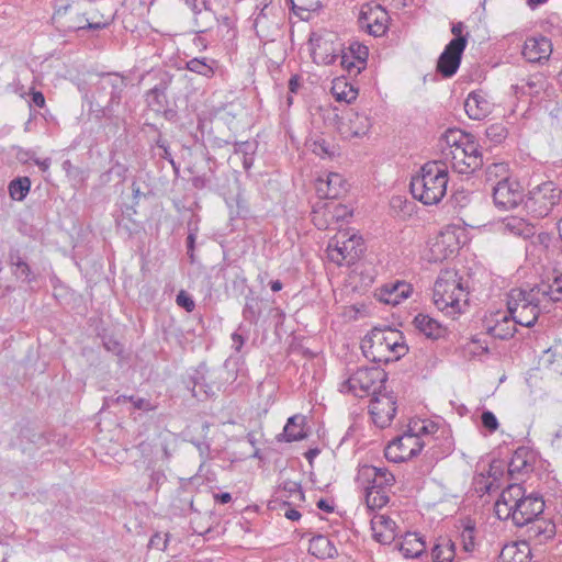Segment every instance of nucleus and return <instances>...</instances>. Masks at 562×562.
Returning <instances> with one entry per match:
<instances>
[{"instance_id": "1", "label": "nucleus", "mask_w": 562, "mask_h": 562, "mask_svg": "<svg viewBox=\"0 0 562 562\" xmlns=\"http://www.w3.org/2000/svg\"><path fill=\"white\" fill-rule=\"evenodd\" d=\"M425 447H427L425 457L438 461L452 452L453 441L450 437H445L442 440L438 437L423 439L409 428L386 448L385 457L394 462H405L417 457Z\"/></svg>"}, {"instance_id": "2", "label": "nucleus", "mask_w": 562, "mask_h": 562, "mask_svg": "<svg viewBox=\"0 0 562 562\" xmlns=\"http://www.w3.org/2000/svg\"><path fill=\"white\" fill-rule=\"evenodd\" d=\"M448 169L440 161H428L418 175L413 176L409 190L414 199L424 205H436L446 195Z\"/></svg>"}, {"instance_id": "3", "label": "nucleus", "mask_w": 562, "mask_h": 562, "mask_svg": "<svg viewBox=\"0 0 562 562\" xmlns=\"http://www.w3.org/2000/svg\"><path fill=\"white\" fill-rule=\"evenodd\" d=\"M127 88L125 77L116 72L99 76L92 90V104L98 109L100 116L106 120L117 117V109Z\"/></svg>"}, {"instance_id": "4", "label": "nucleus", "mask_w": 562, "mask_h": 562, "mask_svg": "<svg viewBox=\"0 0 562 562\" xmlns=\"http://www.w3.org/2000/svg\"><path fill=\"white\" fill-rule=\"evenodd\" d=\"M542 226L538 228L536 224L529 222V247L532 248L529 250V263L535 272L542 278V281L544 278L549 281L550 273L554 272L551 267L553 250L550 249L553 236L552 232L542 231Z\"/></svg>"}, {"instance_id": "5", "label": "nucleus", "mask_w": 562, "mask_h": 562, "mask_svg": "<svg viewBox=\"0 0 562 562\" xmlns=\"http://www.w3.org/2000/svg\"><path fill=\"white\" fill-rule=\"evenodd\" d=\"M156 83L153 88L147 90L144 94V100L147 108L161 115L168 122H177L179 119L177 106H171L167 95L175 75L167 70H157L154 72Z\"/></svg>"}, {"instance_id": "6", "label": "nucleus", "mask_w": 562, "mask_h": 562, "mask_svg": "<svg viewBox=\"0 0 562 562\" xmlns=\"http://www.w3.org/2000/svg\"><path fill=\"white\" fill-rule=\"evenodd\" d=\"M387 373L380 367L358 368L344 383L356 396L363 397L372 394L373 390H385Z\"/></svg>"}, {"instance_id": "7", "label": "nucleus", "mask_w": 562, "mask_h": 562, "mask_svg": "<svg viewBox=\"0 0 562 562\" xmlns=\"http://www.w3.org/2000/svg\"><path fill=\"white\" fill-rule=\"evenodd\" d=\"M464 292L461 278L453 270L441 271L434 285V303L439 310L446 307H457L460 299L454 295V292Z\"/></svg>"}, {"instance_id": "8", "label": "nucleus", "mask_w": 562, "mask_h": 562, "mask_svg": "<svg viewBox=\"0 0 562 562\" xmlns=\"http://www.w3.org/2000/svg\"><path fill=\"white\" fill-rule=\"evenodd\" d=\"M494 204L499 210L527 207L526 194L520 182L513 178L498 180L492 190Z\"/></svg>"}, {"instance_id": "9", "label": "nucleus", "mask_w": 562, "mask_h": 562, "mask_svg": "<svg viewBox=\"0 0 562 562\" xmlns=\"http://www.w3.org/2000/svg\"><path fill=\"white\" fill-rule=\"evenodd\" d=\"M546 336L529 331V348L538 358L536 370L546 369L554 374H562V353L557 348L548 345Z\"/></svg>"}, {"instance_id": "10", "label": "nucleus", "mask_w": 562, "mask_h": 562, "mask_svg": "<svg viewBox=\"0 0 562 562\" xmlns=\"http://www.w3.org/2000/svg\"><path fill=\"white\" fill-rule=\"evenodd\" d=\"M183 383L194 398L199 401L215 396L218 390L212 373L206 363L201 362L196 368L191 369L183 380Z\"/></svg>"}, {"instance_id": "11", "label": "nucleus", "mask_w": 562, "mask_h": 562, "mask_svg": "<svg viewBox=\"0 0 562 562\" xmlns=\"http://www.w3.org/2000/svg\"><path fill=\"white\" fill-rule=\"evenodd\" d=\"M7 261L11 273L18 280L31 284L36 281L37 272L30 263L29 247L24 244L14 243L9 246Z\"/></svg>"}, {"instance_id": "12", "label": "nucleus", "mask_w": 562, "mask_h": 562, "mask_svg": "<svg viewBox=\"0 0 562 562\" xmlns=\"http://www.w3.org/2000/svg\"><path fill=\"white\" fill-rule=\"evenodd\" d=\"M559 199L560 192H558L552 181L537 186L529 191V211L532 213V217H547Z\"/></svg>"}, {"instance_id": "13", "label": "nucleus", "mask_w": 562, "mask_h": 562, "mask_svg": "<svg viewBox=\"0 0 562 562\" xmlns=\"http://www.w3.org/2000/svg\"><path fill=\"white\" fill-rule=\"evenodd\" d=\"M369 413L378 427H387L396 414V401L394 396L385 390L374 389L369 404Z\"/></svg>"}, {"instance_id": "14", "label": "nucleus", "mask_w": 562, "mask_h": 562, "mask_svg": "<svg viewBox=\"0 0 562 562\" xmlns=\"http://www.w3.org/2000/svg\"><path fill=\"white\" fill-rule=\"evenodd\" d=\"M364 250L362 237L353 234L342 241L336 240L334 247L330 241L328 245V257L339 266L344 263L351 266L361 257Z\"/></svg>"}, {"instance_id": "15", "label": "nucleus", "mask_w": 562, "mask_h": 562, "mask_svg": "<svg viewBox=\"0 0 562 562\" xmlns=\"http://www.w3.org/2000/svg\"><path fill=\"white\" fill-rule=\"evenodd\" d=\"M336 35L328 33L325 35L313 33L310 37L311 52L313 60L317 64L333 65L339 57L341 44L337 47L334 46Z\"/></svg>"}, {"instance_id": "16", "label": "nucleus", "mask_w": 562, "mask_h": 562, "mask_svg": "<svg viewBox=\"0 0 562 562\" xmlns=\"http://www.w3.org/2000/svg\"><path fill=\"white\" fill-rule=\"evenodd\" d=\"M502 501L508 507L507 517H512L513 522L517 527L527 526L526 514L520 509L527 496L525 490L520 484H510L506 491H503Z\"/></svg>"}, {"instance_id": "17", "label": "nucleus", "mask_w": 562, "mask_h": 562, "mask_svg": "<svg viewBox=\"0 0 562 562\" xmlns=\"http://www.w3.org/2000/svg\"><path fill=\"white\" fill-rule=\"evenodd\" d=\"M459 42H449L437 60L436 70L443 78H451L454 76L460 67L462 56L465 49Z\"/></svg>"}, {"instance_id": "18", "label": "nucleus", "mask_w": 562, "mask_h": 562, "mask_svg": "<svg viewBox=\"0 0 562 562\" xmlns=\"http://www.w3.org/2000/svg\"><path fill=\"white\" fill-rule=\"evenodd\" d=\"M464 110L471 120H483L492 113L493 102L481 89L470 92L464 101Z\"/></svg>"}, {"instance_id": "19", "label": "nucleus", "mask_w": 562, "mask_h": 562, "mask_svg": "<svg viewBox=\"0 0 562 562\" xmlns=\"http://www.w3.org/2000/svg\"><path fill=\"white\" fill-rule=\"evenodd\" d=\"M359 477L367 481L366 488H379L387 491L395 483V476L386 468L363 465L359 471Z\"/></svg>"}, {"instance_id": "20", "label": "nucleus", "mask_w": 562, "mask_h": 562, "mask_svg": "<svg viewBox=\"0 0 562 562\" xmlns=\"http://www.w3.org/2000/svg\"><path fill=\"white\" fill-rule=\"evenodd\" d=\"M171 513L176 516L186 517L190 513H196L193 503V488L190 481H181L175 497L170 504Z\"/></svg>"}, {"instance_id": "21", "label": "nucleus", "mask_w": 562, "mask_h": 562, "mask_svg": "<svg viewBox=\"0 0 562 562\" xmlns=\"http://www.w3.org/2000/svg\"><path fill=\"white\" fill-rule=\"evenodd\" d=\"M252 27L260 41L273 42L280 29L279 23L270 19V12L258 11L252 13Z\"/></svg>"}, {"instance_id": "22", "label": "nucleus", "mask_w": 562, "mask_h": 562, "mask_svg": "<svg viewBox=\"0 0 562 562\" xmlns=\"http://www.w3.org/2000/svg\"><path fill=\"white\" fill-rule=\"evenodd\" d=\"M413 325L416 330L431 340H438L448 334L446 326L427 314L418 313L413 319Z\"/></svg>"}, {"instance_id": "23", "label": "nucleus", "mask_w": 562, "mask_h": 562, "mask_svg": "<svg viewBox=\"0 0 562 562\" xmlns=\"http://www.w3.org/2000/svg\"><path fill=\"white\" fill-rule=\"evenodd\" d=\"M412 290V285L405 281L386 283L381 289L380 301L385 304L397 305L411 295Z\"/></svg>"}, {"instance_id": "24", "label": "nucleus", "mask_w": 562, "mask_h": 562, "mask_svg": "<svg viewBox=\"0 0 562 562\" xmlns=\"http://www.w3.org/2000/svg\"><path fill=\"white\" fill-rule=\"evenodd\" d=\"M382 339V330H372L370 337L364 339L361 345L363 356L374 363H389L391 357L382 355L383 351L379 348L378 344Z\"/></svg>"}, {"instance_id": "25", "label": "nucleus", "mask_w": 562, "mask_h": 562, "mask_svg": "<svg viewBox=\"0 0 562 562\" xmlns=\"http://www.w3.org/2000/svg\"><path fill=\"white\" fill-rule=\"evenodd\" d=\"M529 66L535 64H543L549 60L552 54V42L546 36L529 38Z\"/></svg>"}, {"instance_id": "26", "label": "nucleus", "mask_w": 562, "mask_h": 562, "mask_svg": "<svg viewBox=\"0 0 562 562\" xmlns=\"http://www.w3.org/2000/svg\"><path fill=\"white\" fill-rule=\"evenodd\" d=\"M446 159L450 157L451 167L461 175H470L473 173L476 169L481 168L483 165V158L479 156H473L472 158L465 159L464 154L461 150L450 151L449 154H445Z\"/></svg>"}, {"instance_id": "27", "label": "nucleus", "mask_w": 562, "mask_h": 562, "mask_svg": "<svg viewBox=\"0 0 562 562\" xmlns=\"http://www.w3.org/2000/svg\"><path fill=\"white\" fill-rule=\"evenodd\" d=\"M555 535V525L551 519L529 517V539L542 543Z\"/></svg>"}, {"instance_id": "28", "label": "nucleus", "mask_w": 562, "mask_h": 562, "mask_svg": "<svg viewBox=\"0 0 562 562\" xmlns=\"http://www.w3.org/2000/svg\"><path fill=\"white\" fill-rule=\"evenodd\" d=\"M304 423L305 417L302 415H294L291 416L284 428L283 432L279 435L277 438L279 441H285V442H293V441H300L307 437V434L304 431Z\"/></svg>"}, {"instance_id": "29", "label": "nucleus", "mask_w": 562, "mask_h": 562, "mask_svg": "<svg viewBox=\"0 0 562 562\" xmlns=\"http://www.w3.org/2000/svg\"><path fill=\"white\" fill-rule=\"evenodd\" d=\"M346 189V181L341 175L336 172H330L327 176V180L325 182H321L317 188L319 194H322L325 199L335 200L340 196Z\"/></svg>"}, {"instance_id": "30", "label": "nucleus", "mask_w": 562, "mask_h": 562, "mask_svg": "<svg viewBox=\"0 0 562 562\" xmlns=\"http://www.w3.org/2000/svg\"><path fill=\"white\" fill-rule=\"evenodd\" d=\"M502 225L505 233L526 239L524 233L527 231V207L521 206L518 211V215L504 217Z\"/></svg>"}, {"instance_id": "31", "label": "nucleus", "mask_w": 562, "mask_h": 562, "mask_svg": "<svg viewBox=\"0 0 562 562\" xmlns=\"http://www.w3.org/2000/svg\"><path fill=\"white\" fill-rule=\"evenodd\" d=\"M503 474H504V462L502 460H496V459L492 460L490 463L487 475H488V477L493 479V481L486 482L484 480V476L482 475L481 479L476 482L477 491H480L482 493L490 494L492 491L498 488L499 485L497 484L494 487V483L498 482L501 480V477L503 476Z\"/></svg>"}, {"instance_id": "32", "label": "nucleus", "mask_w": 562, "mask_h": 562, "mask_svg": "<svg viewBox=\"0 0 562 562\" xmlns=\"http://www.w3.org/2000/svg\"><path fill=\"white\" fill-rule=\"evenodd\" d=\"M310 552L321 559H331L338 551L328 537L318 535L310 541Z\"/></svg>"}, {"instance_id": "33", "label": "nucleus", "mask_w": 562, "mask_h": 562, "mask_svg": "<svg viewBox=\"0 0 562 562\" xmlns=\"http://www.w3.org/2000/svg\"><path fill=\"white\" fill-rule=\"evenodd\" d=\"M184 68L207 79L215 75L217 61L207 57H194L186 63Z\"/></svg>"}, {"instance_id": "34", "label": "nucleus", "mask_w": 562, "mask_h": 562, "mask_svg": "<svg viewBox=\"0 0 562 562\" xmlns=\"http://www.w3.org/2000/svg\"><path fill=\"white\" fill-rule=\"evenodd\" d=\"M426 550V542L417 533L408 532L400 546V551L405 558H419Z\"/></svg>"}, {"instance_id": "35", "label": "nucleus", "mask_w": 562, "mask_h": 562, "mask_svg": "<svg viewBox=\"0 0 562 562\" xmlns=\"http://www.w3.org/2000/svg\"><path fill=\"white\" fill-rule=\"evenodd\" d=\"M469 133L459 128H448L439 138V146L442 154H449L451 149L460 148L467 140Z\"/></svg>"}, {"instance_id": "36", "label": "nucleus", "mask_w": 562, "mask_h": 562, "mask_svg": "<svg viewBox=\"0 0 562 562\" xmlns=\"http://www.w3.org/2000/svg\"><path fill=\"white\" fill-rule=\"evenodd\" d=\"M456 555V544L452 540L440 538L431 549L434 562H452Z\"/></svg>"}, {"instance_id": "37", "label": "nucleus", "mask_w": 562, "mask_h": 562, "mask_svg": "<svg viewBox=\"0 0 562 562\" xmlns=\"http://www.w3.org/2000/svg\"><path fill=\"white\" fill-rule=\"evenodd\" d=\"M331 92L337 101H345L347 103L356 100L358 95V89L345 78H338L334 81Z\"/></svg>"}, {"instance_id": "38", "label": "nucleus", "mask_w": 562, "mask_h": 562, "mask_svg": "<svg viewBox=\"0 0 562 562\" xmlns=\"http://www.w3.org/2000/svg\"><path fill=\"white\" fill-rule=\"evenodd\" d=\"M520 547H527V540L520 539L512 544H506L501 553L503 562H527V553Z\"/></svg>"}, {"instance_id": "39", "label": "nucleus", "mask_w": 562, "mask_h": 562, "mask_svg": "<svg viewBox=\"0 0 562 562\" xmlns=\"http://www.w3.org/2000/svg\"><path fill=\"white\" fill-rule=\"evenodd\" d=\"M342 49L348 52L349 56L360 65L356 70V74H360L367 66L369 56L368 47L358 41H352L349 43L348 47H344Z\"/></svg>"}, {"instance_id": "40", "label": "nucleus", "mask_w": 562, "mask_h": 562, "mask_svg": "<svg viewBox=\"0 0 562 562\" xmlns=\"http://www.w3.org/2000/svg\"><path fill=\"white\" fill-rule=\"evenodd\" d=\"M463 550L472 552L475 547V521L470 517L462 520V531L460 535Z\"/></svg>"}, {"instance_id": "41", "label": "nucleus", "mask_w": 562, "mask_h": 562, "mask_svg": "<svg viewBox=\"0 0 562 562\" xmlns=\"http://www.w3.org/2000/svg\"><path fill=\"white\" fill-rule=\"evenodd\" d=\"M31 180L27 177L13 179L9 184V194L12 200L23 201L30 192Z\"/></svg>"}, {"instance_id": "42", "label": "nucleus", "mask_w": 562, "mask_h": 562, "mask_svg": "<svg viewBox=\"0 0 562 562\" xmlns=\"http://www.w3.org/2000/svg\"><path fill=\"white\" fill-rule=\"evenodd\" d=\"M390 501L387 491L366 488V503L369 509L375 510L385 506Z\"/></svg>"}, {"instance_id": "43", "label": "nucleus", "mask_w": 562, "mask_h": 562, "mask_svg": "<svg viewBox=\"0 0 562 562\" xmlns=\"http://www.w3.org/2000/svg\"><path fill=\"white\" fill-rule=\"evenodd\" d=\"M379 348L384 352H395L396 356L394 358H391V361L398 360L402 356H404L408 348L404 342H398L396 340H392L391 337L386 336L384 331H382V339L380 340V344H378Z\"/></svg>"}, {"instance_id": "44", "label": "nucleus", "mask_w": 562, "mask_h": 562, "mask_svg": "<svg viewBox=\"0 0 562 562\" xmlns=\"http://www.w3.org/2000/svg\"><path fill=\"white\" fill-rule=\"evenodd\" d=\"M527 467V448L518 447L513 458L508 463V473L509 475H514V473L521 472Z\"/></svg>"}, {"instance_id": "45", "label": "nucleus", "mask_w": 562, "mask_h": 562, "mask_svg": "<svg viewBox=\"0 0 562 562\" xmlns=\"http://www.w3.org/2000/svg\"><path fill=\"white\" fill-rule=\"evenodd\" d=\"M260 315L259 301L256 297L247 296L243 307V317L249 324H257Z\"/></svg>"}, {"instance_id": "46", "label": "nucleus", "mask_w": 562, "mask_h": 562, "mask_svg": "<svg viewBox=\"0 0 562 562\" xmlns=\"http://www.w3.org/2000/svg\"><path fill=\"white\" fill-rule=\"evenodd\" d=\"M507 134V128L501 123L492 124L485 130L486 139L494 146L503 143Z\"/></svg>"}, {"instance_id": "47", "label": "nucleus", "mask_w": 562, "mask_h": 562, "mask_svg": "<svg viewBox=\"0 0 562 562\" xmlns=\"http://www.w3.org/2000/svg\"><path fill=\"white\" fill-rule=\"evenodd\" d=\"M227 205L231 209V215L235 216H245L248 213L247 200L244 196L243 190H238L236 195L231 200L226 201Z\"/></svg>"}, {"instance_id": "48", "label": "nucleus", "mask_w": 562, "mask_h": 562, "mask_svg": "<svg viewBox=\"0 0 562 562\" xmlns=\"http://www.w3.org/2000/svg\"><path fill=\"white\" fill-rule=\"evenodd\" d=\"M355 120H350V130L352 136L361 137L366 135L370 127H371V121L367 115L356 114Z\"/></svg>"}, {"instance_id": "49", "label": "nucleus", "mask_w": 562, "mask_h": 562, "mask_svg": "<svg viewBox=\"0 0 562 562\" xmlns=\"http://www.w3.org/2000/svg\"><path fill=\"white\" fill-rule=\"evenodd\" d=\"M546 501L543 495L539 492L529 493V517L541 518L540 515L544 513Z\"/></svg>"}, {"instance_id": "50", "label": "nucleus", "mask_w": 562, "mask_h": 562, "mask_svg": "<svg viewBox=\"0 0 562 562\" xmlns=\"http://www.w3.org/2000/svg\"><path fill=\"white\" fill-rule=\"evenodd\" d=\"M282 493H283L282 496L286 497V498L294 497L299 501H304V498H305V495H304L301 484L299 482L291 481V480L283 482Z\"/></svg>"}, {"instance_id": "51", "label": "nucleus", "mask_w": 562, "mask_h": 562, "mask_svg": "<svg viewBox=\"0 0 562 562\" xmlns=\"http://www.w3.org/2000/svg\"><path fill=\"white\" fill-rule=\"evenodd\" d=\"M198 225L196 223L189 222L188 223V236H187V255L190 259L191 263L195 262V240H196V234H198Z\"/></svg>"}, {"instance_id": "52", "label": "nucleus", "mask_w": 562, "mask_h": 562, "mask_svg": "<svg viewBox=\"0 0 562 562\" xmlns=\"http://www.w3.org/2000/svg\"><path fill=\"white\" fill-rule=\"evenodd\" d=\"M507 171H508V168L505 162H493L486 168V171H485L486 180L497 182L498 178H499V180L503 178H508L506 176Z\"/></svg>"}, {"instance_id": "53", "label": "nucleus", "mask_w": 562, "mask_h": 562, "mask_svg": "<svg viewBox=\"0 0 562 562\" xmlns=\"http://www.w3.org/2000/svg\"><path fill=\"white\" fill-rule=\"evenodd\" d=\"M543 293L550 296V300L553 302L561 301L562 295V272L560 274L553 276L552 283L547 285V289H543Z\"/></svg>"}, {"instance_id": "54", "label": "nucleus", "mask_w": 562, "mask_h": 562, "mask_svg": "<svg viewBox=\"0 0 562 562\" xmlns=\"http://www.w3.org/2000/svg\"><path fill=\"white\" fill-rule=\"evenodd\" d=\"M461 150L464 154L465 159L472 158L473 156L482 157V154L479 149V145L474 140V136L469 134L467 140L463 142L460 148L451 149L450 151Z\"/></svg>"}, {"instance_id": "55", "label": "nucleus", "mask_w": 562, "mask_h": 562, "mask_svg": "<svg viewBox=\"0 0 562 562\" xmlns=\"http://www.w3.org/2000/svg\"><path fill=\"white\" fill-rule=\"evenodd\" d=\"M516 297L520 299L522 302V308L527 307V290L524 289H514L509 293L508 312L513 315L517 310L518 303Z\"/></svg>"}, {"instance_id": "56", "label": "nucleus", "mask_w": 562, "mask_h": 562, "mask_svg": "<svg viewBox=\"0 0 562 562\" xmlns=\"http://www.w3.org/2000/svg\"><path fill=\"white\" fill-rule=\"evenodd\" d=\"M467 26L463 22L452 23L451 33L453 34V38L450 42H459L462 44V48L465 49L469 40V32H465Z\"/></svg>"}, {"instance_id": "57", "label": "nucleus", "mask_w": 562, "mask_h": 562, "mask_svg": "<svg viewBox=\"0 0 562 562\" xmlns=\"http://www.w3.org/2000/svg\"><path fill=\"white\" fill-rule=\"evenodd\" d=\"M258 143L256 140H245L234 143V154L236 155H256Z\"/></svg>"}, {"instance_id": "58", "label": "nucleus", "mask_w": 562, "mask_h": 562, "mask_svg": "<svg viewBox=\"0 0 562 562\" xmlns=\"http://www.w3.org/2000/svg\"><path fill=\"white\" fill-rule=\"evenodd\" d=\"M313 153L318 156H328L331 157L335 155L334 146H331L327 140L319 137L315 139L312 144Z\"/></svg>"}, {"instance_id": "59", "label": "nucleus", "mask_w": 562, "mask_h": 562, "mask_svg": "<svg viewBox=\"0 0 562 562\" xmlns=\"http://www.w3.org/2000/svg\"><path fill=\"white\" fill-rule=\"evenodd\" d=\"M248 338V330L245 328L243 324L238 326V328L232 334V348L239 352Z\"/></svg>"}, {"instance_id": "60", "label": "nucleus", "mask_w": 562, "mask_h": 562, "mask_svg": "<svg viewBox=\"0 0 562 562\" xmlns=\"http://www.w3.org/2000/svg\"><path fill=\"white\" fill-rule=\"evenodd\" d=\"M372 530L375 531V528L381 527L387 531H394L396 524L390 517L384 515H376L371 520Z\"/></svg>"}, {"instance_id": "61", "label": "nucleus", "mask_w": 562, "mask_h": 562, "mask_svg": "<svg viewBox=\"0 0 562 562\" xmlns=\"http://www.w3.org/2000/svg\"><path fill=\"white\" fill-rule=\"evenodd\" d=\"M338 58H340V65L342 68H345L347 70L349 76L358 75V74H356V70H357L358 66H360V65L349 56L348 52H346L345 49H341Z\"/></svg>"}, {"instance_id": "62", "label": "nucleus", "mask_w": 562, "mask_h": 562, "mask_svg": "<svg viewBox=\"0 0 562 562\" xmlns=\"http://www.w3.org/2000/svg\"><path fill=\"white\" fill-rule=\"evenodd\" d=\"M168 541L169 533L156 532L150 537L148 548L164 551L168 546Z\"/></svg>"}, {"instance_id": "63", "label": "nucleus", "mask_w": 562, "mask_h": 562, "mask_svg": "<svg viewBox=\"0 0 562 562\" xmlns=\"http://www.w3.org/2000/svg\"><path fill=\"white\" fill-rule=\"evenodd\" d=\"M482 426L487 429L490 432H494L497 430L499 424L495 416V414L491 411H484L481 415Z\"/></svg>"}, {"instance_id": "64", "label": "nucleus", "mask_w": 562, "mask_h": 562, "mask_svg": "<svg viewBox=\"0 0 562 562\" xmlns=\"http://www.w3.org/2000/svg\"><path fill=\"white\" fill-rule=\"evenodd\" d=\"M177 304L186 310L187 312H192L195 307V303L192 296L187 293L184 290H181L176 296Z\"/></svg>"}]
</instances>
